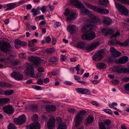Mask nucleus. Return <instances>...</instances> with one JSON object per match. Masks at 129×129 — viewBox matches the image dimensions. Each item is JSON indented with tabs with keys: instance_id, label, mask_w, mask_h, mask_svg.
Here are the masks:
<instances>
[{
	"instance_id": "47",
	"label": "nucleus",
	"mask_w": 129,
	"mask_h": 129,
	"mask_svg": "<svg viewBox=\"0 0 129 129\" xmlns=\"http://www.w3.org/2000/svg\"><path fill=\"white\" fill-rule=\"evenodd\" d=\"M104 111L108 114L111 115H112V111L110 109H105L104 110Z\"/></svg>"
},
{
	"instance_id": "50",
	"label": "nucleus",
	"mask_w": 129,
	"mask_h": 129,
	"mask_svg": "<svg viewBox=\"0 0 129 129\" xmlns=\"http://www.w3.org/2000/svg\"><path fill=\"white\" fill-rule=\"evenodd\" d=\"M117 104L115 103H113L111 104H109V106L111 108H114L115 106H117Z\"/></svg>"
},
{
	"instance_id": "19",
	"label": "nucleus",
	"mask_w": 129,
	"mask_h": 129,
	"mask_svg": "<svg viewBox=\"0 0 129 129\" xmlns=\"http://www.w3.org/2000/svg\"><path fill=\"white\" fill-rule=\"evenodd\" d=\"M70 2L72 5H75L77 8H80L82 3L78 0H70Z\"/></svg>"
},
{
	"instance_id": "10",
	"label": "nucleus",
	"mask_w": 129,
	"mask_h": 129,
	"mask_svg": "<svg viewBox=\"0 0 129 129\" xmlns=\"http://www.w3.org/2000/svg\"><path fill=\"white\" fill-rule=\"evenodd\" d=\"M104 54L103 49H101L96 53L93 57V59L95 61H98L101 60Z\"/></svg>"
},
{
	"instance_id": "51",
	"label": "nucleus",
	"mask_w": 129,
	"mask_h": 129,
	"mask_svg": "<svg viewBox=\"0 0 129 129\" xmlns=\"http://www.w3.org/2000/svg\"><path fill=\"white\" fill-rule=\"evenodd\" d=\"M49 81H38L37 83L38 84L41 85L42 83H44L45 84L48 83Z\"/></svg>"
},
{
	"instance_id": "12",
	"label": "nucleus",
	"mask_w": 129,
	"mask_h": 129,
	"mask_svg": "<svg viewBox=\"0 0 129 129\" xmlns=\"http://www.w3.org/2000/svg\"><path fill=\"white\" fill-rule=\"evenodd\" d=\"M55 122L54 117L50 118L47 123L48 128L49 129H53L55 126Z\"/></svg>"
},
{
	"instance_id": "29",
	"label": "nucleus",
	"mask_w": 129,
	"mask_h": 129,
	"mask_svg": "<svg viewBox=\"0 0 129 129\" xmlns=\"http://www.w3.org/2000/svg\"><path fill=\"white\" fill-rule=\"evenodd\" d=\"M12 86L11 84L8 83H5L3 82H1L0 83V86L2 87H10Z\"/></svg>"
},
{
	"instance_id": "30",
	"label": "nucleus",
	"mask_w": 129,
	"mask_h": 129,
	"mask_svg": "<svg viewBox=\"0 0 129 129\" xmlns=\"http://www.w3.org/2000/svg\"><path fill=\"white\" fill-rule=\"evenodd\" d=\"M14 92V91L12 90H8L5 91L4 92V94L6 95H10L12 94Z\"/></svg>"
},
{
	"instance_id": "53",
	"label": "nucleus",
	"mask_w": 129,
	"mask_h": 129,
	"mask_svg": "<svg viewBox=\"0 0 129 129\" xmlns=\"http://www.w3.org/2000/svg\"><path fill=\"white\" fill-rule=\"evenodd\" d=\"M108 34L112 35L114 32L113 30L109 28H108Z\"/></svg>"
},
{
	"instance_id": "25",
	"label": "nucleus",
	"mask_w": 129,
	"mask_h": 129,
	"mask_svg": "<svg viewBox=\"0 0 129 129\" xmlns=\"http://www.w3.org/2000/svg\"><path fill=\"white\" fill-rule=\"evenodd\" d=\"M104 23L107 25H109L112 22V20L109 17H105L104 18L103 20Z\"/></svg>"
},
{
	"instance_id": "20",
	"label": "nucleus",
	"mask_w": 129,
	"mask_h": 129,
	"mask_svg": "<svg viewBox=\"0 0 129 129\" xmlns=\"http://www.w3.org/2000/svg\"><path fill=\"white\" fill-rule=\"evenodd\" d=\"M56 107L52 105H47L46 107V110L47 111L52 112L55 111L56 109Z\"/></svg>"
},
{
	"instance_id": "1",
	"label": "nucleus",
	"mask_w": 129,
	"mask_h": 129,
	"mask_svg": "<svg viewBox=\"0 0 129 129\" xmlns=\"http://www.w3.org/2000/svg\"><path fill=\"white\" fill-rule=\"evenodd\" d=\"M94 29L93 25L86 24L84 25L82 29V31L84 32L82 35L81 38L83 40H91L95 37V33L93 31Z\"/></svg>"
},
{
	"instance_id": "42",
	"label": "nucleus",
	"mask_w": 129,
	"mask_h": 129,
	"mask_svg": "<svg viewBox=\"0 0 129 129\" xmlns=\"http://www.w3.org/2000/svg\"><path fill=\"white\" fill-rule=\"evenodd\" d=\"M44 19V16L43 15H41L39 16L36 17L35 18L36 20L39 21L40 20H43Z\"/></svg>"
},
{
	"instance_id": "63",
	"label": "nucleus",
	"mask_w": 129,
	"mask_h": 129,
	"mask_svg": "<svg viewBox=\"0 0 129 129\" xmlns=\"http://www.w3.org/2000/svg\"><path fill=\"white\" fill-rule=\"evenodd\" d=\"M15 43L16 44L19 45L21 43V41L19 40H16L15 41Z\"/></svg>"
},
{
	"instance_id": "55",
	"label": "nucleus",
	"mask_w": 129,
	"mask_h": 129,
	"mask_svg": "<svg viewBox=\"0 0 129 129\" xmlns=\"http://www.w3.org/2000/svg\"><path fill=\"white\" fill-rule=\"evenodd\" d=\"M51 41V39L49 36H48L46 39V41L47 43L50 42Z\"/></svg>"
},
{
	"instance_id": "49",
	"label": "nucleus",
	"mask_w": 129,
	"mask_h": 129,
	"mask_svg": "<svg viewBox=\"0 0 129 129\" xmlns=\"http://www.w3.org/2000/svg\"><path fill=\"white\" fill-rule=\"evenodd\" d=\"M38 117V116L37 114H35L33 116L32 119L34 121H37Z\"/></svg>"
},
{
	"instance_id": "64",
	"label": "nucleus",
	"mask_w": 129,
	"mask_h": 129,
	"mask_svg": "<svg viewBox=\"0 0 129 129\" xmlns=\"http://www.w3.org/2000/svg\"><path fill=\"white\" fill-rule=\"evenodd\" d=\"M122 81H129V77H123L122 78Z\"/></svg>"
},
{
	"instance_id": "3",
	"label": "nucleus",
	"mask_w": 129,
	"mask_h": 129,
	"mask_svg": "<svg viewBox=\"0 0 129 129\" xmlns=\"http://www.w3.org/2000/svg\"><path fill=\"white\" fill-rule=\"evenodd\" d=\"M84 4L87 7L92 9L94 11L98 12L101 14L105 15L108 14L109 13L108 10L103 8L94 6L87 3H84Z\"/></svg>"
},
{
	"instance_id": "48",
	"label": "nucleus",
	"mask_w": 129,
	"mask_h": 129,
	"mask_svg": "<svg viewBox=\"0 0 129 129\" xmlns=\"http://www.w3.org/2000/svg\"><path fill=\"white\" fill-rule=\"evenodd\" d=\"M19 56L20 58L24 59L26 57V55L23 53H22L19 54Z\"/></svg>"
},
{
	"instance_id": "54",
	"label": "nucleus",
	"mask_w": 129,
	"mask_h": 129,
	"mask_svg": "<svg viewBox=\"0 0 129 129\" xmlns=\"http://www.w3.org/2000/svg\"><path fill=\"white\" fill-rule=\"evenodd\" d=\"M41 10L43 13H44L46 12L45 11L46 8L45 6H43L42 8H41Z\"/></svg>"
},
{
	"instance_id": "33",
	"label": "nucleus",
	"mask_w": 129,
	"mask_h": 129,
	"mask_svg": "<svg viewBox=\"0 0 129 129\" xmlns=\"http://www.w3.org/2000/svg\"><path fill=\"white\" fill-rule=\"evenodd\" d=\"M116 7L117 9L119 11L123 7H124L121 4L118 3H115Z\"/></svg>"
},
{
	"instance_id": "39",
	"label": "nucleus",
	"mask_w": 129,
	"mask_h": 129,
	"mask_svg": "<svg viewBox=\"0 0 129 129\" xmlns=\"http://www.w3.org/2000/svg\"><path fill=\"white\" fill-rule=\"evenodd\" d=\"M99 129H107L104 124H103V123L102 122L99 123Z\"/></svg>"
},
{
	"instance_id": "56",
	"label": "nucleus",
	"mask_w": 129,
	"mask_h": 129,
	"mask_svg": "<svg viewBox=\"0 0 129 129\" xmlns=\"http://www.w3.org/2000/svg\"><path fill=\"white\" fill-rule=\"evenodd\" d=\"M79 82L81 83L82 84L85 85H87L88 84V83L85 81H78Z\"/></svg>"
},
{
	"instance_id": "23",
	"label": "nucleus",
	"mask_w": 129,
	"mask_h": 129,
	"mask_svg": "<svg viewBox=\"0 0 129 129\" xmlns=\"http://www.w3.org/2000/svg\"><path fill=\"white\" fill-rule=\"evenodd\" d=\"M16 5V4L15 3H10L7 4V6L8 7L5 9L6 11L11 10L13 9L15 6Z\"/></svg>"
},
{
	"instance_id": "59",
	"label": "nucleus",
	"mask_w": 129,
	"mask_h": 129,
	"mask_svg": "<svg viewBox=\"0 0 129 129\" xmlns=\"http://www.w3.org/2000/svg\"><path fill=\"white\" fill-rule=\"evenodd\" d=\"M3 102L7 103L10 101V100L9 98H3Z\"/></svg>"
},
{
	"instance_id": "26",
	"label": "nucleus",
	"mask_w": 129,
	"mask_h": 129,
	"mask_svg": "<svg viewBox=\"0 0 129 129\" xmlns=\"http://www.w3.org/2000/svg\"><path fill=\"white\" fill-rule=\"evenodd\" d=\"M94 117L91 116L89 115L88 116L86 120L87 124H90L92 123L94 120Z\"/></svg>"
},
{
	"instance_id": "16",
	"label": "nucleus",
	"mask_w": 129,
	"mask_h": 129,
	"mask_svg": "<svg viewBox=\"0 0 129 129\" xmlns=\"http://www.w3.org/2000/svg\"><path fill=\"white\" fill-rule=\"evenodd\" d=\"M67 29L71 34H73L75 33L76 30L78 29V28L75 25H70L68 26Z\"/></svg>"
},
{
	"instance_id": "2",
	"label": "nucleus",
	"mask_w": 129,
	"mask_h": 129,
	"mask_svg": "<svg viewBox=\"0 0 129 129\" xmlns=\"http://www.w3.org/2000/svg\"><path fill=\"white\" fill-rule=\"evenodd\" d=\"M42 68V67L39 68L38 69V74L35 75L34 74V70L33 69V68L31 64H29L26 70H25L26 71V74L27 75H30L32 77H40L42 76L40 72H41V69Z\"/></svg>"
},
{
	"instance_id": "35",
	"label": "nucleus",
	"mask_w": 129,
	"mask_h": 129,
	"mask_svg": "<svg viewBox=\"0 0 129 129\" xmlns=\"http://www.w3.org/2000/svg\"><path fill=\"white\" fill-rule=\"evenodd\" d=\"M111 123V121L110 120L108 119H106L104 121L103 124H104V125H107L109 127L110 124Z\"/></svg>"
},
{
	"instance_id": "52",
	"label": "nucleus",
	"mask_w": 129,
	"mask_h": 129,
	"mask_svg": "<svg viewBox=\"0 0 129 129\" xmlns=\"http://www.w3.org/2000/svg\"><path fill=\"white\" fill-rule=\"evenodd\" d=\"M61 61H65L66 59V57L65 55H61Z\"/></svg>"
},
{
	"instance_id": "8",
	"label": "nucleus",
	"mask_w": 129,
	"mask_h": 129,
	"mask_svg": "<svg viewBox=\"0 0 129 129\" xmlns=\"http://www.w3.org/2000/svg\"><path fill=\"white\" fill-rule=\"evenodd\" d=\"M12 47L10 44L5 42L0 44V50L5 52H9L11 50Z\"/></svg>"
},
{
	"instance_id": "32",
	"label": "nucleus",
	"mask_w": 129,
	"mask_h": 129,
	"mask_svg": "<svg viewBox=\"0 0 129 129\" xmlns=\"http://www.w3.org/2000/svg\"><path fill=\"white\" fill-rule=\"evenodd\" d=\"M31 12L33 13V14L34 16H36L39 14V11L37 9L33 8L31 10Z\"/></svg>"
},
{
	"instance_id": "57",
	"label": "nucleus",
	"mask_w": 129,
	"mask_h": 129,
	"mask_svg": "<svg viewBox=\"0 0 129 129\" xmlns=\"http://www.w3.org/2000/svg\"><path fill=\"white\" fill-rule=\"evenodd\" d=\"M63 83L66 85H70L72 84V82L70 81H64Z\"/></svg>"
},
{
	"instance_id": "62",
	"label": "nucleus",
	"mask_w": 129,
	"mask_h": 129,
	"mask_svg": "<svg viewBox=\"0 0 129 129\" xmlns=\"http://www.w3.org/2000/svg\"><path fill=\"white\" fill-rule=\"evenodd\" d=\"M91 103L93 105H94L95 106H99V105L98 104L97 102L94 101H91Z\"/></svg>"
},
{
	"instance_id": "45",
	"label": "nucleus",
	"mask_w": 129,
	"mask_h": 129,
	"mask_svg": "<svg viewBox=\"0 0 129 129\" xmlns=\"http://www.w3.org/2000/svg\"><path fill=\"white\" fill-rule=\"evenodd\" d=\"M118 1L122 3L126 4L127 5H129V0H117Z\"/></svg>"
},
{
	"instance_id": "24",
	"label": "nucleus",
	"mask_w": 129,
	"mask_h": 129,
	"mask_svg": "<svg viewBox=\"0 0 129 129\" xmlns=\"http://www.w3.org/2000/svg\"><path fill=\"white\" fill-rule=\"evenodd\" d=\"M96 66L99 69H104L106 67V66L104 63H100L97 64Z\"/></svg>"
},
{
	"instance_id": "28",
	"label": "nucleus",
	"mask_w": 129,
	"mask_h": 129,
	"mask_svg": "<svg viewBox=\"0 0 129 129\" xmlns=\"http://www.w3.org/2000/svg\"><path fill=\"white\" fill-rule=\"evenodd\" d=\"M90 92V91L88 89L81 88V94H88Z\"/></svg>"
},
{
	"instance_id": "40",
	"label": "nucleus",
	"mask_w": 129,
	"mask_h": 129,
	"mask_svg": "<svg viewBox=\"0 0 129 129\" xmlns=\"http://www.w3.org/2000/svg\"><path fill=\"white\" fill-rule=\"evenodd\" d=\"M108 28H105L102 30V33L104 36H106L108 35Z\"/></svg>"
},
{
	"instance_id": "34",
	"label": "nucleus",
	"mask_w": 129,
	"mask_h": 129,
	"mask_svg": "<svg viewBox=\"0 0 129 129\" xmlns=\"http://www.w3.org/2000/svg\"><path fill=\"white\" fill-rule=\"evenodd\" d=\"M37 105H32L30 106V109L33 112L36 111L37 110Z\"/></svg>"
},
{
	"instance_id": "38",
	"label": "nucleus",
	"mask_w": 129,
	"mask_h": 129,
	"mask_svg": "<svg viewBox=\"0 0 129 129\" xmlns=\"http://www.w3.org/2000/svg\"><path fill=\"white\" fill-rule=\"evenodd\" d=\"M125 92L127 93L129 92V83L126 84L124 86Z\"/></svg>"
},
{
	"instance_id": "11",
	"label": "nucleus",
	"mask_w": 129,
	"mask_h": 129,
	"mask_svg": "<svg viewBox=\"0 0 129 129\" xmlns=\"http://www.w3.org/2000/svg\"><path fill=\"white\" fill-rule=\"evenodd\" d=\"M100 43L98 42L92 43L88 45L86 47V49L88 51L93 50L100 45Z\"/></svg>"
},
{
	"instance_id": "36",
	"label": "nucleus",
	"mask_w": 129,
	"mask_h": 129,
	"mask_svg": "<svg viewBox=\"0 0 129 129\" xmlns=\"http://www.w3.org/2000/svg\"><path fill=\"white\" fill-rule=\"evenodd\" d=\"M46 52L48 54H51L55 52V50L54 49L51 48H48L47 49L45 50Z\"/></svg>"
},
{
	"instance_id": "46",
	"label": "nucleus",
	"mask_w": 129,
	"mask_h": 129,
	"mask_svg": "<svg viewBox=\"0 0 129 129\" xmlns=\"http://www.w3.org/2000/svg\"><path fill=\"white\" fill-rule=\"evenodd\" d=\"M32 88L37 90H41L42 89L41 86L37 85H33Z\"/></svg>"
},
{
	"instance_id": "14",
	"label": "nucleus",
	"mask_w": 129,
	"mask_h": 129,
	"mask_svg": "<svg viewBox=\"0 0 129 129\" xmlns=\"http://www.w3.org/2000/svg\"><path fill=\"white\" fill-rule=\"evenodd\" d=\"M110 52L112 57H115L119 56L121 54V53L116 50L115 48L114 47H112L110 49Z\"/></svg>"
},
{
	"instance_id": "13",
	"label": "nucleus",
	"mask_w": 129,
	"mask_h": 129,
	"mask_svg": "<svg viewBox=\"0 0 129 129\" xmlns=\"http://www.w3.org/2000/svg\"><path fill=\"white\" fill-rule=\"evenodd\" d=\"M28 59L30 61L36 65L39 64L41 62L40 58L37 57L30 56L28 57Z\"/></svg>"
},
{
	"instance_id": "6",
	"label": "nucleus",
	"mask_w": 129,
	"mask_h": 129,
	"mask_svg": "<svg viewBox=\"0 0 129 129\" xmlns=\"http://www.w3.org/2000/svg\"><path fill=\"white\" fill-rule=\"evenodd\" d=\"M113 71L119 73H129V68H127L121 66H117L114 67Z\"/></svg>"
},
{
	"instance_id": "17",
	"label": "nucleus",
	"mask_w": 129,
	"mask_h": 129,
	"mask_svg": "<svg viewBox=\"0 0 129 129\" xmlns=\"http://www.w3.org/2000/svg\"><path fill=\"white\" fill-rule=\"evenodd\" d=\"M128 59V58L126 56L122 57L116 61V63L118 64H124L127 61Z\"/></svg>"
},
{
	"instance_id": "61",
	"label": "nucleus",
	"mask_w": 129,
	"mask_h": 129,
	"mask_svg": "<svg viewBox=\"0 0 129 129\" xmlns=\"http://www.w3.org/2000/svg\"><path fill=\"white\" fill-rule=\"evenodd\" d=\"M107 60L108 62H111L113 61L112 57H110L107 58Z\"/></svg>"
},
{
	"instance_id": "58",
	"label": "nucleus",
	"mask_w": 129,
	"mask_h": 129,
	"mask_svg": "<svg viewBox=\"0 0 129 129\" xmlns=\"http://www.w3.org/2000/svg\"><path fill=\"white\" fill-rule=\"evenodd\" d=\"M12 60L11 59H10V58H7L5 59V61L7 62V63L9 64L11 63Z\"/></svg>"
},
{
	"instance_id": "15",
	"label": "nucleus",
	"mask_w": 129,
	"mask_h": 129,
	"mask_svg": "<svg viewBox=\"0 0 129 129\" xmlns=\"http://www.w3.org/2000/svg\"><path fill=\"white\" fill-rule=\"evenodd\" d=\"M12 77L17 80H21L23 77V76L18 72H13L11 74Z\"/></svg>"
},
{
	"instance_id": "31",
	"label": "nucleus",
	"mask_w": 129,
	"mask_h": 129,
	"mask_svg": "<svg viewBox=\"0 0 129 129\" xmlns=\"http://www.w3.org/2000/svg\"><path fill=\"white\" fill-rule=\"evenodd\" d=\"M67 127L64 123L60 124L58 126L57 129H66Z\"/></svg>"
},
{
	"instance_id": "60",
	"label": "nucleus",
	"mask_w": 129,
	"mask_h": 129,
	"mask_svg": "<svg viewBox=\"0 0 129 129\" xmlns=\"http://www.w3.org/2000/svg\"><path fill=\"white\" fill-rule=\"evenodd\" d=\"M93 23H97L99 20L98 18H96V17H94L93 19Z\"/></svg>"
},
{
	"instance_id": "18",
	"label": "nucleus",
	"mask_w": 129,
	"mask_h": 129,
	"mask_svg": "<svg viewBox=\"0 0 129 129\" xmlns=\"http://www.w3.org/2000/svg\"><path fill=\"white\" fill-rule=\"evenodd\" d=\"M29 129H40V124L38 122H35L29 125Z\"/></svg>"
},
{
	"instance_id": "9",
	"label": "nucleus",
	"mask_w": 129,
	"mask_h": 129,
	"mask_svg": "<svg viewBox=\"0 0 129 129\" xmlns=\"http://www.w3.org/2000/svg\"><path fill=\"white\" fill-rule=\"evenodd\" d=\"M2 109L5 113L9 115H11L14 112V108L11 105L9 104L4 106L3 107Z\"/></svg>"
},
{
	"instance_id": "43",
	"label": "nucleus",
	"mask_w": 129,
	"mask_h": 129,
	"mask_svg": "<svg viewBox=\"0 0 129 129\" xmlns=\"http://www.w3.org/2000/svg\"><path fill=\"white\" fill-rule=\"evenodd\" d=\"M8 129H16V126L13 124L10 123L8 127Z\"/></svg>"
},
{
	"instance_id": "41",
	"label": "nucleus",
	"mask_w": 129,
	"mask_h": 129,
	"mask_svg": "<svg viewBox=\"0 0 129 129\" xmlns=\"http://www.w3.org/2000/svg\"><path fill=\"white\" fill-rule=\"evenodd\" d=\"M120 35V32L119 31H117L116 32V33L115 34L113 35L111 37L112 38H116L118 36Z\"/></svg>"
},
{
	"instance_id": "4",
	"label": "nucleus",
	"mask_w": 129,
	"mask_h": 129,
	"mask_svg": "<svg viewBox=\"0 0 129 129\" xmlns=\"http://www.w3.org/2000/svg\"><path fill=\"white\" fill-rule=\"evenodd\" d=\"M64 15L68 17L66 19L67 21H72L75 19L77 17L76 13L72 10H69L66 8L64 11Z\"/></svg>"
},
{
	"instance_id": "44",
	"label": "nucleus",
	"mask_w": 129,
	"mask_h": 129,
	"mask_svg": "<svg viewBox=\"0 0 129 129\" xmlns=\"http://www.w3.org/2000/svg\"><path fill=\"white\" fill-rule=\"evenodd\" d=\"M58 60L57 59L56 57H54L50 58L49 60V62H55Z\"/></svg>"
},
{
	"instance_id": "7",
	"label": "nucleus",
	"mask_w": 129,
	"mask_h": 129,
	"mask_svg": "<svg viewBox=\"0 0 129 129\" xmlns=\"http://www.w3.org/2000/svg\"><path fill=\"white\" fill-rule=\"evenodd\" d=\"M26 121V117L24 114L21 115L18 118H14L13 119L14 122L16 124L19 125L23 124Z\"/></svg>"
},
{
	"instance_id": "27",
	"label": "nucleus",
	"mask_w": 129,
	"mask_h": 129,
	"mask_svg": "<svg viewBox=\"0 0 129 129\" xmlns=\"http://www.w3.org/2000/svg\"><path fill=\"white\" fill-rule=\"evenodd\" d=\"M119 11L121 13L125 15H128V10L124 6Z\"/></svg>"
},
{
	"instance_id": "37",
	"label": "nucleus",
	"mask_w": 129,
	"mask_h": 129,
	"mask_svg": "<svg viewBox=\"0 0 129 129\" xmlns=\"http://www.w3.org/2000/svg\"><path fill=\"white\" fill-rule=\"evenodd\" d=\"M19 63V61L17 59L12 60L11 64L14 66H15L18 65Z\"/></svg>"
},
{
	"instance_id": "22",
	"label": "nucleus",
	"mask_w": 129,
	"mask_h": 129,
	"mask_svg": "<svg viewBox=\"0 0 129 129\" xmlns=\"http://www.w3.org/2000/svg\"><path fill=\"white\" fill-rule=\"evenodd\" d=\"M86 46L85 43L83 42H80L77 43L75 46L83 50L85 49Z\"/></svg>"
},
{
	"instance_id": "21",
	"label": "nucleus",
	"mask_w": 129,
	"mask_h": 129,
	"mask_svg": "<svg viewBox=\"0 0 129 129\" xmlns=\"http://www.w3.org/2000/svg\"><path fill=\"white\" fill-rule=\"evenodd\" d=\"M78 8L80 9L81 10V12L87 15L89 14L90 12L89 11L85 8L82 4H81L80 7Z\"/></svg>"
},
{
	"instance_id": "5",
	"label": "nucleus",
	"mask_w": 129,
	"mask_h": 129,
	"mask_svg": "<svg viewBox=\"0 0 129 129\" xmlns=\"http://www.w3.org/2000/svg\"><path fill=\"white\" fill-rule=\"evenodd\" d=\"M86 111L85 110H82L80 111L76 116L75 119V126L78 127L80 125L84 115L86 114Z\"/></svg>"
}]
</instances>
